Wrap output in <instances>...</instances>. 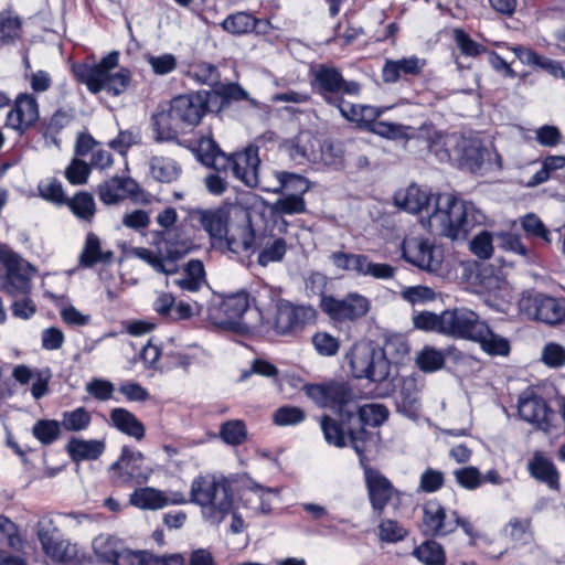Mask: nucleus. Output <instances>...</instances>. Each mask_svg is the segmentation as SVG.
<instances>
[{"label":"nucleus","instance_id":"obj_32","mask_svg":"<svg viewBox=\"0 0 565 565\" xmlns=\"http://www.w3.org/2000/svg\"><path fill=\"white\" fill-rule=\"evenodd\" d=\"M424 65L425 61L416 56L401 60H387L382 70V78L385 83H395L403 76L420 74Z\"/></svg>","mask_w":565,"mask_h":565},{"label":"nucleus","instance_id":"obj_17","mask_svg":"<svg viewBox=\"0 0 565 565\" xmlns=\"http://www.w3.org/2000/svg\"><path fill=\"white\" fill-rule=\"evenodd\" d=\"M143 455L128 446L121 448L120 457L109 467L110 478L117 486H130L135 480L140 482L147 479L141 472Z\"/></svg>","mask_w":565,"mask_h":565},{"label":"nucleus","instance_id":"obj_1","mask_svg":"<svg viewBox=\"0 0 565 565\" xmlns=\"http://www.w3.org/2000/svg\"><path fill=\"white\" fill-rule=\"evenodd\" d=\"M486 216L472 202L465 201L451 193L435 199V210L428 220V230L451 239L466 238Z\"/></svg>","mask_w":565,"mask_h":565},{"label":"nucleus","instance_id":"obj_26","mask_svg":"<svg viewBox=\"0 0 565 565\" xmlns=\"http://www.w3.org/2000/svg\"><path fill=\"white\" fill-rule=\"evenodd\" d=\"M151 127L157 142L175 141L185 129L170 104L151 116Z\"/></svg>","mask_w":565,"mask_h":565},{"label":"nucleus","instance_id":"obj_37","mask_svg":"<svg viewBox=\"0 0 565 565\" xmlns=\"http://www.w3.org/2000/svg\"><path fill=\"white\" fill-rule=\"evenodd\" d=\"M106 445L104 440L81 438H71L66 445V451L74 462L84 460H96L105 451Z\"/></svg>","mask_w":565,"mask_h":565},{"label":"nucleus","instance_id":"obj_34","mask_svg":"<svg viewBox=\"0 0 565 565\" xmlns=\"http://www.w3.org/2000/svg\"><path fill=\"white\" fill-rule=\"evenodd\" d=\"M198 159L206 167L218 172H227L228 156H226L215 140L211 137H202L196 149Z\"/></svg>","mask_w":565,"mask_h":565},{"label":"nucleus","instance_id":"obj_60","mask_svg":"<svg viewBox=\"0 0 565 565\" xmlns=\"http://www.w3.org/2000/svg\"><path fill=\"white\" fill-rule=\"evenodd\" d=\"M523 231L527 236L540 238L546 244L551 243V232L544 225L542 220L533 213L526 214L521 220Z\"/></svg>","mask_w":565,"mask_h":565},{"label":"nucleus","instance_id":"obj_58","mask_svg":"<svg viewBox=\"0 0 565 565\" xmlns=\"http://www.w3.org/2000/svg\"><path fill=\"white\" fill-rule=\"evenodd\" d=\"M0 544H6L15 551L23 546L18 525L4 515H0Z\"/></svg>","mask_w":565,"mask_h":565},{"label":"nucleus","instance_id":"obj_18","mask_svg":"<svg viewBox=\"0 0 565 565\" xmlns=\"http://www.w3.org/2000/svg\"><path fill=\"white\" fill-rule=\"evenodd\" d=\"M39 105L36 99L26 93L17 96L13 107L6 118V127L22 135L30 129L39 119Z\"/></svg>","mask_w":565,"mask_h":565},{"label":"nucleus","instance_id":"obj_15","mask_svg":"<svg viewBox=\"0 0 565 565\" xmlns=\"http://www.w3.org/2000/svg\"><path fill=\"white\" fill-rule=\"evenodd\" d=\"M210 96L211 93L205 90L179 95L171 99L170 105L184 127H194L209 111Z\"/></svg>","mask_w":565,"mask_h":565},{"label":"nucleus","instance_id":"obj_54","mask_svg":"<svg viewBox=\"0 0 565 565\" xmlns=\"http://www.w3.org/2000/svg\"><path fill=\"white\" fill-rule=\"evenodd\" d=\"M414 556L424 565H445L446 556L443 546L435 541H427L416 547Z\"/></svg>","mask_w":565,"mask_h":565},{"label":"nucleus","instance_id":"obj_14","mask_svg":"<svg viewBox=\"0 0 565 565\" xmlns=\"http://www.w3.org/2000/svg\"><path fill=\"white\" fill-rule=\"evenodd\" d=\"M227 170H231L234 178L242 181L249 188H262L265 185L259 177L260 159L258 147L250 145L243 151L228 156Z\"/></svg>","mask_w":565,"mask_h":565},{"label":"nucleus","instance_id":"obj_40","mask_svg":"<svg viewBox=\"0 0 565 565\" xmlns=\"http://www.w3.org/2000/svg\"><path fill=\"white\" fill-rule=\"evenodd\" d=\"M533 478L546 483L551 489H558V472L554 463L540 452H535L527 463Z\"/></svg>","mask_w":565,"mask_h":565},{"label":"nucleus","instance_id":"obj_41","mask_svg":"<svg viewBox=\"0 0 565 565\" xmlns=\"http://www.w3.org/2000/svg\"><path fill=\"white\" fill-rule=\"evenodd\" d=\"M256 246L259 248L257 262L264 267L270 263L280 262L287 252L286 241L273 235L258 238Z\"/></svg>","mask_w":565,"mask_h":565},{"label":"nucleus","instance_id":"obj_2","mask_svg":"<svg viewBox=\"0 0 565 565\" xmlns=\"http://www.w3.org/2000/svg\"><path fill=\"white\" fill-rule=\"evenodd\" d=\"M190 502L201 507L210 524L218 525L234 505L231 482L225 477L199 476L191 483Z\"/></svg>","mask_w":565,"mask_h":565},{"label":"nucleus","instance_id":"obj_29","mask_svg":"<svg viewBox=\"0 0 565 565\" xmlns=\"http://www.w3.org/2000/svg\"><path fill=\"white\" fill-rule=\"evenodd\" d=\"M195 214L205 232L213 239L222 241L227 235L230 212L226 207L198 210Z\"/></svg>","mask_w":565,"mask_h":565},{"label":"nucleus","instance_id":"obj_35","mask_svg":"<svg viewBox=\"0 0 565 565\" xmlns=\"http://www.w3.org/2000/svg\"><path fill=\"white\" fill-rule=\"evenodd\" d=\"M471 341L479 343L482 351L489 355L505 356L510 352L508 339L494 333L484 321H481Z\"/></svg>","mask_w":565,"mask_h":565},{"label":"nucleus","instance_id":"obj_28","mask_svg":"<svg viewBox=\"0 0 565 565\" xmlns=\"http://www.w3.org/2000/svg\"><path fill=\"white\" fill-rule=\"evenodd\" d=\"M395 405L398 413L416 419L422 408L420 391L413 377L404 379L399 392L395 397Z\"/></svg>","mask_w":565,"mask_h":565},{"label":"nucleus","instance_id":"obj_53","mask_svg":"<svg viewBox=\"0 0 565 565\" xmlns=\"http://www.w3.org/2000/svg\"><path fill=\"white\" fill-rule=\"evenodd\" d=\"M75 119V110L73 108H58L50 118L44 137L50 138L58 146L57 135Z\"/></svg>","mask_w":565,"mask_h":565},{"label":"nucleus","instance_id":"obj_52","mask_svg":"<svg viewBox=\"0 0 565 565\" xmlns=\"http://www.w3.org/2000/svg\"><path fill=\"white\" fill-rule=\"evenodd\" d=\"M71 211L82 221L92 222L96 213L94 198L88 192H78L67 201Z\"/></svg>","mask_w":565,"mask_h":565},{"label":"nucleus","instance_id":"obj_42","mask_svg":"<svg viewBox=\"0 0 565 565\" xmlns=\"http://www.w3.org/2000/svg\"><path fill=\"white\" fill-rule=\"evenodd\" d=\"M151 177L158 182L171 183L179 179L181 166L173 159L162 156H153L149 160Z\"/></svg>","mask_w":565,"mask_h":565},{"label":"nucleus","instance_id":"obj_21","mask_svg":"<svg viewBox=\"0 0 565 565\" xmlns=\"http://www.w3.org/2000/svg\"><path fill=\"white\" fill-rule=\"evenodd\" d=\"M365 482L372 510L380 518L397 491L386 477L371 469L365 471Z\"/></svg>","mask_w":565,"mask_h":565},{"label":"nucleus","instance_id":"obj_44","mask_svg":"<svg viewBox=\"0 0 565 565\" xmlns=\"http://www.w3.org/2000/svg\"><path fill=\"white\" fill-rule=\"evenodd\" d=\"M320 427L323 433L324 440L337 448H344L350 445L348 426L341 419L332 418L329 415H323L320 418Z\"/></svg>","mask_w":565,"mask_h":565},{"label":"nucleus","instance_id":"obj_9","mask_svg":"<svg viewBox=\"0 0 565 565\" xmlns=\"http://www.w3.org/2000/svg\"><path fill=\"white\" fill-rule=\"evenodd\" d=\"M35 533L43 553L63 565H81L76 545L62 537V533L49 514L42 515L35 524Z\"/></svg>","mask_w":565,"mask_h":565},{"label":"nucleus","instance_id":"obj_16","mask_svg":"<svg viewBox=\"0 0 565 565\" xmlns=\"http://www.w3.org/2000/svg\"><path fill=\"white\" fill-rule=\"evenodd\" d=\"M403 257L422 270L434 273L441 266V255L429 239L412 237L402 245Z\"/></svg>","mask_w":565,"mask_h":565},{"label":"nucleus","instance_id":"obj_27","mask_svg":"<svg viewBox=\"0 0 565 565\" xmlns=\"http://www.w3.org/2000/svg\"><path fill=\"white\" fill-rule=\"evenodd\" d=\"M138 191V184L131 178L114 177L98 185L99 200L106 204H116Z\"/></svg>","mask_w":565,"mask_h":565},{"label":"nucleus","instance_id":"obj_7","mask_svg":"<svg viewBox=\"0 0 565 565\" xmlns=\"http://www.w3.org/2000/svg\"><path fill=\"white\" fill-rule=\"evenodd\" d=\"M303 391L319 406L333 409L344 425H348L349 417L356 412L358 401L345 382L306 384Z\"/></svg>","mask_w":565,"mask_h":565},{"label":"nucleus","instance_id":"obj_36","mask_svg":"<svg viewBox=\"0 0 565 565\" xmlns=\"http://www.w3.org/2000/svg\"><path fill=\"white\" fill-rule=\"evenodd\" d=\"M462 164L475 171L481 168L489 157V150L478 138H461L456 146Z\"/></svg>","mask_w":565,"mask_h":565},{"label":"nucleus","instance_id":"obj_62","mask_svg":"<svg viewBox=\"0 0 565 565\" xmlns=\"http://www.w3.org/2000/svg\"><path fill=\"white\" fill-rule=\"evenodd\" d=\"M407 535V530L397 521L384 519L379 525V537L386 543H396L404 540Z\"/></svg>","mask_w":565,"mask_h":565},{"label":"nucleus","instance_id":"obj_56","mask_svg":"<svg viewBox=\"0 0 565 565\" xmlns=\"http://www.w3.org/2000/svg\"><path fill=\"white\" fill-rule=\"evenodd\" d=\"M61 431L62 427L60 423L54 419H40L34 424L32 428L33 436L42 445L53 444L60 438Z\"/></svg>","mask_w":565,"mask_h":565},{"label":"nucleus","instance_id":"obj_57","mask_svg":"<svg viewBox=\"0 0 565 565\" xmlns=\"http://www.w3.org/2000/svg\"><path fill=\"white\" fill-rule=\"evenodd\" d=\"M347 151L348 146L340 142H330L321 148L319 158L324 164L332 167L335 170L342 169L347 166Z\"/></svg>","mask_w":565,"mask_h":565},{"label":"nucleus","instance_id":"obj_55","mask_svg":"<svg viewBox=\"0 0 565 565\" xmlns=\"http://www.w3.org/2000/svg\"><path fill=\"white\" fill-rule=\"evenodd\" d=\"M306 201L300 195L287 194L280 196L271 204V212L279 215H294L305 213Z\"/></svg>","mask_w":565,"mask_h":565},{"label":"nucleus","instance_id":"obj_25","mask_svg":"<svg viewBox=\"0 0 565 565\" xmlns=\"http://www.w3.org/2000/svg\"><path fill=\"white\" fill-rule=\"evenodd\" d=\"M222 29L233 35H244L255 33L257 35L267 34L271 29L269 21L257 19L252 13L238 11L227 15L221 23Z\"/></svg>","mask_w":565,"mask_h":565},{"label":"nucleus","instance_id":"obj_12","mask_svg":"<svg viewBox=\"0 0 565 565\" xmlns=\"http://www.w3.org/2000/svg\"><path fill=\"white\" fill-rule=\"evenodd\" d=\"M321 309L333 320L353 321L365 316L370 308L369 300L359 294H349L343 299L322 296Z\"/></svg>","mask_w":565,"mask_h":565},{"label":"nucleus","instance_id":"obj_20","mask_svg":"<svg viewBox=\"0 0 565 565\" xmlns=\"http://www.w3.org/2000/svg\"><path fill=\"white\" fill-rule=\"evenodd\" d=\"M439 194H433L426 188L411 184L405 191L396 193L395 204L409 213H426L427 220L435 210V199ZM428 223V221H426Z\"/></svg>","mask_w":565,"mask_h":565},{"label":"nucleus","instance_id":"obj_59","mask_svg":"<svg viewBox=\"0 0 565 565\" xmlns=\"http://www.w3.org/2000/svg\"><path fill=\"white\" fill-rule=\"evenodd\" d=\"M220 436L227 445H242L247 437L246 426L242 420H228L222 425Z\"/></svg>","mask_w":565,"mask_h":565},{"label":"nucleus","instance_id":"obj_4","mask_svg":"<svg viewBox=\"0 0 565 565\" xmlns=\"http://www.w3.org/2000/svg\"><path fill=\"white\" fill-rule=\"evenodd\" d=\"M119 63V52L113 51L104 56L98 63H77L72 67L76 79L85 84L93 94L102 90L119 96L128 88L131 81V72L121 67L113 72Z\"/></svg>","mask_w":565,"mask_h":565},{"label":"nucleus","instance_id":"obj_5","mask_svg":"<svg viewBox=\"0 0 565 565\" xmlns=\"http://www.w3.org/2000/svg\"><path fill=\"white\" fill-rule=\"evenodd\" d=\"M345 359L355 379H366L381 383L387 380L390 375V360L381 347L371 341L354 343L347 353Z\"/></svg>","mask_w":565,"mask_h":565},{"label":"nucleus","instance_id":"obj_8","mask_svg":"<svg viewBox=\"0 0 565 565\" xmlns=\"http://www.w3.org/2000/svg\"><path fill=\"white\" fill-rule=\"evenodd\" d=\"M388 414L387 407L382 404L360 406L356 403V412H353L349 417L347 426L350 446L355 450L361 461H363L367 446L373 439V434L366 429V426H381L388 418Z\"/></svg>","mask_w":565,"mask_h":565},{"label":"nucleus","instance_id":"obj_3","mask_svg":"<svg viewBox=\"0 0 565 565\" xmlns=\"http://www.w3.org/2000/svg\"><path fill=\"white\" fill-rule=\"evenodd\" d=\"M253 301L259 322L264 321L267 309L275 305L273 328L281 335L297 333L316 319V310L312 307L278 299L276 292L268 287L259 289Z\"/></svg>","mask_w":565,"mask_h":565},{"label":"nucleus","instance_id":"obj_61","mask_svg":"<svg viewBox=\"0 0 565 565\" xmlns=\"http://www.w3.org/2000/svg\"><path fill=\"white\" fill-rule=\"evenodd\" d=\"M416 362L424 372H435L445 364V355L441 351L434 348H424L417 355Z\"/></svg>","mask_w":565,"mask_h":565},{"label":"nucleus","instance_id":"obj_43","mask_svg":"<svg viewBox=\"0 0 565 565\" xmlns=\"http://www.w3.org/2000/svg\"><path fill=\"white\" fill-rule=\"evenodd\" d=\"M114 258L111 250L104 252L102 249L100 241L94 233H88L86 236L85 246L79 256V264L83 267H93L97 263L109 264Z\"/></svg>","mask_w":565,"mask_h":565},{"label":"nucleus","instance_id":"obj_50","mask_svg":"<svg viewBox=\"0 0 565 565\" xmlns=\"http://www.w3.org/2000/svg\"><path fill=\"white\" fill-rule=\"evenodd\" d=\"M225 309L231 313L232 319L236 322H249L244 315L250 308V302L254 303L253 298L245 290H239L235 294H231L222 299Z\"/></svg>","mask_w":565,"mask_h":565},{"label":"nucleus","instance_id":"obj_13","mask_svg":"<svg viewBox=\"0 0 565 565\" xmlns=\"http://www.w3.org/2000/svg\"><path fill=\"white\" fill-rule=\"evenodd\" d=\"M481 321L479 316L468 308L447 309L441 312V334L471 341Z\"/></svg>","mask_w":565,"mask_h":565},{"label":"nucleus","instance_id":"obj_22","mask_svg":"<svg viewBox=\"0 0 565 565\" xmlns=\"http://www.w3.org/2000/svg\"><path fill=\"white\" fill-rule=\"evenodd\" d=\"M451 515H446L445 508L437 500H429L423 505L422 532L429 536H445L454 532Z\"/></svg>","mask_w":565,"mask_h":565},{"label":"nucleus","instance_id":"obj_45","mask_svg":"<svg viewBox=\"0 0 565 565\" xmlns=\"http://www.w3.org/2000/svg\"><path fill=\"white\" fill-rule=\"evenodd\" d=\"M342 117L359 125L370 126L383 114V109L361 104H343L339 109Z\"/></svg>","mask_w":565,"mask_h":565},{"label":"nucleus","instance_id":"obj_31","mask_svg":"<svg viewBox=\"0 0 565 565\" xmlns=\"http://www.w3.org/2000/svg\"><path fill=\"white\" fill-rule=\"evenodd\" d=\"M223 239L226 241L227 248L232 253L239 254L252 250L257 241L249 216L245 215L241 224L228 227L227 235Z\"/></svg>","mask_w":565,"mask_h":565},{"label":"nucleus","instance_id":"obj_39","mask_svg":"<svg viewBox=\"0 0 565 565\" xmlns=\"http://www.w3.org/2000/svg\"><path fill=\"white\" fill-rule=\"evenodd\" d=\"M111 425L120 433L141 440L145 437V425L129 411L122 407L111 409L109 414Z\"/></svg>","mask_w":565,"mask_h":565},{"label":"nucleus","instance_id":"obj_47","mask_svg":"<svg viewBox=\"0 0 565 565\" xmlns=\"http://www.w3.org/2000/svg\"><path fill=\"white\" fill-rule=\"evenodd\" d=\"M174 284L184 291L196 292L206 284L205 271L201 260H190L183 273V277L174 279Z\"/></svg>","mask_w":565,"mask_h":565},{"label":"nucleus","instance_id":"obj_33","mask_svg":"<svg viewBox=\"0 0 565 565\" xmlns=\"http://www.w3.org/2000/svg\"><path fill=\"white\" fill-rule=\"evenodd\" d=\"M206 319L216 328L235 332H247L256 328L254 322H236V320L232 319L222 300L210 303Z\"/></svg>","mask_w":565,"mask_h":565},{"label":"nucleus","instance_id":"obj_11","mask_svg":"<svg viewBox=\"0 0 565 565\" xmlns=\"http://www.w3.org/2000/svg\"><path fill=\"white\" fill-rule=\"evenodd\" d=\"M521 311L529 318L546 326L565 324V298L544 292L523 295L519 302Z\"/></svg>","mask_w":565,"mask_h":565},{"label":"nucleus","instance_id":"obj_49","mask_svg":"<svg viewBox=\"0 0 565 565\" xmlns=\"http://www.w3.org/2000/svg\"><path fill=\"white\" fill-rule=\"evenodd\" d=\"M58 423L62 429L66 431L81 433L89 427L92 415L85 407L81 406L73 411L63 412Z\"/></svg>","mask_w":565,"mask_h":565},{"label":"nucleus","instance_id":"obj_64","mask_svg":"<svg viewBox=\"0 0 565 565\" xmlns=\"http://www.w3.org/2000/svg\"><path fill=\"white\" fill-rule=\"evenodd\" d=\"M541 360L550 367H562L565 365V348L556 342H548L542 350Z\"/></svg>","mask_w":565,"mask_h":565},{"label":"nucleus","instance_id":"obj_10","mask_svg":"<svg viewBox=\"0 0 565 565\" xmlns=\"http://www.w3.org/2000/svg\"><path fill=\"white\" fill-rule=\"evenodd\" d=\"M0 263L6 267L2 291L14 298L30 295L35 267L7 245H0Z\"/></svg>","mask_w":565,"mask_h":565},{"label":"nucleus","instance_id":"obj_23","mask_svg":"<svg viewBox=\"0 0 565 565\" xmlns=\"http://www.w3.org/2000/svg\"><path fill=\"white\" fill-rule=\"evenodd\" d=\"M318 146L319 141L310 131H301L282 147L295 164L302 166L319 159Z\"/></svg>","mask_w":565,"mask_h":565},{"label":"nucleus","instance_id":"obj_24","mask_svg":"<svg viewBox=\"0 0 565 565\" xmlns=\"http://www.w3.org/2000/svg\"><path fill=\"white\" fill-rule=\"evenodd\" d=\"M132 255L143 260L157 273L164 275H173L178 271V262L182 258L183 254L173 248H167L166 252L161 249L154 252L145 247H136L132 249Z\"/></svg>","mask_w":565,"mask_h":565},{"label":"nucleus","instance_id":"obj_63","mask_svg":"<svg viewBox=\"0 0 565 565\" xmlns=\"http://www.w3.org/2000/svg\"><path fill=\"white\" fill-rule=\"evenodd\" d=\"M456 482L463 489L475 490L483 484V476L478 468L469 466L454 471Z\"/></svg>","mask_w":565,"mask_h":565},{"label":"nucleus","instance_id":"obj_6","mask_svg":"<svg viewBox=\"0 0 565 565\" xmlns=\"http://www.w3.org/2000/svg\"><path fill=\"white\" fill-rule=\"evenodd\" d=\"M311 74V84L317 93L328 105L338 109L343 107L344 96L358 97L361 94V84L356 81H347L332 65L319 64Z\"/></svg>","mask_w":565,"mask_h":565},{"label":"nucleus","instance_id":"obj_19","mask_svg":"<svg viewBox=\"0 0 565 565\" xmlns=\"http://www.w3.org/2000/svg\"><path fill=\"white\" fill-rule=\"evenodd\" d=\"M518 412L523 420L544 431H548L555 425L556 414L540 396L526 395L520 397Z\"/></svg>","mask_w":565,"mask_h":565},{"label":"nucleus","instance_id":"obj_46","mask_svg":"<svg viewBox=\"0 0 565 565\" xmlns=\"http://www.w3.org/2000/svg\"><path fill=\"white\" fill-rule=\"evenodd\" d=\"M330 259L337 268L354 273L358 276H365L367 263L370 260V258L364 254L347 253L343 250L331 253Z\"/></svg>","mask_w":565,"mask_h":565},{"label":"nucleus","instance_id":"obj_51","mask_svg":"<svg viewBox=\"0 0 565 565\" xmlns=\"http://www.w3.org/2000/svg\"><path fill=\"white\" fill-rule=\"evenodd\" d=\"M122 547L117 539L108 534H100L93 541V550L97 558L109 564H113Z\"/></svg>","mask_w":565,"mask_h":565},{"label":"nucleus","instance_id":"obj_38","mask_svg":"<svg viewBox=\"0 0 565 565\" xmlns=\"http://www.w3.org/2000/svg\"><path fill=\"white\" fill-rule=\"evenodd\" d=\"M513 52L523 64L543 68L555 78H565V70L559 62L546 58L532 49L521 45L513 47Z\"/></svg>","mask_w":565,"mask_h":565},{"label":"nucleus","instance_id":"obj_30","mask_svg":"<svg viewBox=\"0 0 565 565\" xmlns=\"http://www.w3.org/2000/svg\"><path fill=\"white\" fill-rule=\"evenodd\" d=\"M276 181L273 185H264L263 190L277 194L303 195L310 190V182L302 175L286 171L275 172Z\"/></svg>","mask_w":565,"mask_h":565},{"label":"nucleus","instance_id":"obj_48","mask_svg":"<svg viewBox=\"0 0 565 565\" xmlns=\"http://www.w3.org/2000/svg\"><path fill=\"white\" fill-rule=\"evenodd\" d=\"M130 503L142 510H157L164 508V492L154 488H140L130 495Z\"/></svg>","mask_w":565,"mask_h":565}]
</instances>
